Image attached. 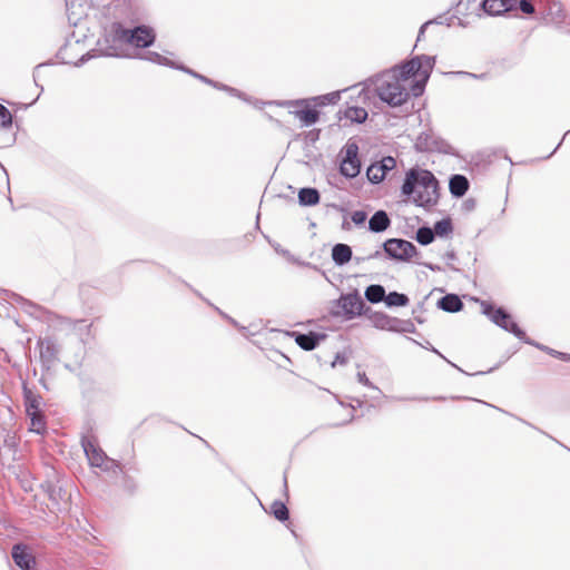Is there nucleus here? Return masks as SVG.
<instances>
[{"mask_svg": "<svg viewBox=\"0 0 570 570\" xmlns=\"http://www.w3.org/2000/svg\"><path fill=\"white\" fill-rule=\"evenodd\" d=\"M434 65V57L416 56L401 66L377 75L372 80L373 91L389 106H402L410 98V86L413 96L423 94Z\"/></svg>", "mask_w": 570, "mask_h": 570, "instance_id": "1", "label": "nucleus"}, {"mask_svg": "<svg viewBox=\"0 0 570 570\" xmlns=\"http://www.w3.org/2000/svg\"><path fill=\"white\" fill-rule=\"evenodd\" d=\"M156 35L150 27L137 26L131 28L121 26V22L110 23L105 28L104 42L107 45L101 49L105 56L118 57L124 45L137 48H147L155 41Z\"/></svg>", "mask_w": 570, "mask_h": 570, "instance_id": "2", "label": "nucleus"}, {"mask_svg": "<svg viewBox=\"0 0 570 570\" xmlns=\"http://www.w3.org/2000/svg\"><path fill=\"white\" fill-rule=\"evenodd\" d=\"M402 194L411 197L417 206L430 207L438 203L439 184L431 171L412 168L406 173Z\"/></svg>", "mask_w": 570, "mask_h": 570, "instance_id": "3", "label": "nucleus"}, {"mask_svg": "<svg viewBox=\"0 0 570 570\" xmlns=\"http://www.w3.org/2000/svg\"><path fill=\"white\" fill-rule=\"evenodd\" d=\"M107 14L112 19L111 23L121 22L129 27L138 21L137 12L130 0H111L107 7Z\"/></svg>", "mask_w": 570, "mask_h": 570, "instance_id": "4", "label": "nucleus"}, {"mask_svg": "<svg viewBox=\"0 0 570 570\" xmlns=\"http://www.w3.org/2000/svg\"><path fill=\"white\" fill-rule=\"evenodd\" d=\"M387 257L407 262L416 254V247L409 240L401 238H390L382 245Z\"/></svg>", "mask_w": 570, "mask_h": 570, "instance_id": "5", "label": "nucleus"}, {"mask_svg": "<svg viewBox=\"0 0 570 570\" xmlns=\"http://www.w3.org/2000/svg\"><path fill=\"white\" fill-rule=\"evenodd\" d=\"M335 305L338 308L334 312L335 315H343L345 318L351 320L361 315L364 302L358 293L355 292L342 295L335 302Z\"/></svg>", "mask_w": 570, "mask_h": 570, "instance_id": "6", "label": "nucleus"}, {"mask_svg": "<svg viewBox=\"0 0 570 570\" xmlns=\"http://www.w3.org/2000/svg\"><path fill=\"white\" fill-rule=\"evenodd\" d=\"M82 448L90 465L100 468L104 471L118 468V464L114 460L107 458L105 452L91 440H82Z\"/></svg>", "mask_w": 570, "mask_h": 570, "instance_id": "7", "label": "nucleus"}, {"mask_svg": "<svg viewBox=\"0 0 570 570\" xmlns=\"http://www.w3.org/2000/svg\"><path fill=\"white\" fill-rule=\"evenodd\" d=\"M360 169L358 147L355 142H348L345 146V157L341 163L340 171L347 178H354L360 174Z\"/></svg>", "mask_w": 570, "mask_h": 570, "instance_id": "8", "label": "nucleus"}, {"mask_svg": "<svg viewBox=\"0 0 570 570\" xmlns=\"http://www.w3.org/2000/svg\"><path fill=\"white\" fill-rule=\"evenodd\" d=\"M41 362L49 367L58 360L59 346L53 340L46 337L38 341Z\"/></svg>", "mask_w": 570, "mask_h": 570, "instance_id": "9", "label": "nucleus"}, {"mask_svg": "<svg viewBox=\"0 0 570 570\" xmlns=\"http://www.w3.org/2000/svg\"><path fill=\"white\" fill-rule=\"evenodd\" d=\"M481 7L490 16H500L514 10L517 0H482Z\"/></svg>", "mask_w": 570, "mask_h": 570, "instance_id": "10", "label": "nucleus"}, {"mask_svg": "<svg viewBox=\"0 0 570 570\" xmlns=\"http://www.w3.org/2000/svg\"><path fill=\"white\" fill-rule=\"evenodd\" d=\"M395 165V160L392 157H385L380 164H375L368 167L367 178L370 181L377 184L382 181L387 170H391Z\"/></svg>", "mask_w": 570, "mask_h": 570, "instance_id": "11", "label": "nucleus"}, {"mask_svg": "<svg viewBox=\"0 0 570 570\" xmlns=\"http://www.w3.org/2000/svg\"><path fill=\"white\" fill-rule=\"evenodd\" d=\"M14 563L22 570H29L35 563V558L23 544H14L11 552Z\"/></svg>", "mask_w": 570, "mask_h": 570, "instance_id": "12", "label": "nucleus"}, {"mask_svg": "<svg viewBox=\"0 0 570 570\" xmlns=\"http://www.w3.org/2000/svg\"><path fill=\"white\" fill-rule=\"evenodd\" d=\"M391 225V219L386 212L377 210L368 220V229L373 233H382Z\"/></svg>", "mask_w": 570, "mask_h": 570, "instance_id": "13", "label": "nucleus"}, {"mask_svg": "<svg viewBox=\"0 0 570 570\" xmlns=\"http://www.w3.org/2000/svg\"><path fill=\"white\" fill-rule=\"evenodd\" d=\"M332 259L338 266L347 264L352 259V248L346 244H336L332 248Z\"/></svg>", "mask_w": 570, "mask_h": 570, "instance_id": "14", "label": "nucleus"}, {"mask_svg": "<svg viewBox=\"0 0 570 570\" xmlns=\"http://www.w3.org/2000/svg\"><path fill=\"white\" fill-rule=\"evenodd\" d=\"M482 312L487 315L495 325H500L503 320L508 318V312H505L502 307L495 308L488 302H482Z\"/></svg>", "mask_w": 570, "mask_h": 570, "instance_id": "15", "label": "nucleus"}, {"mask_svg": "<svg viewBox=\"0 0 570 570\" xmlns=\"http://www.w3.org/2000/svg\"><path fill=\"white\" fill-rule=\"evenodd\" d=\"M449 188L454 197H462L469 189V180L465 176L454 175L450 179Z\"/></svg>", "mask_w": 570, "mask_h": 570, "instance_id": "16", "label": "nucleus"}, {"mask_svg": "<svg viewBox=\"0 0 570 570\" xmlns=\"http://www.w3.org/2000/svg\"><path fill=\"white\" fill-rule=\"evenodd\" d=\"M438 306L445 312L454 313L462 309L463 303L458 295L448 294L440 298Z\"/></svg>", "mask_w": 570, "mask_h": 570, "instance_id": "17", "label": "nucleus"}, {"mask_svg": "<svg viewBox=\"0 0 570 570\" xmlns=\"http://www.w3.org/2000/svg\"><path fill=\"white\" fill-rule=\"evenodd\" d=\"M320 198L316 188L305 187L298 191V202L302 206H315L320 203Z\"/></svg>", "mask_w": 570, "mask_h": 570, "instance_id": "18", "label": "nucleus"}, {"mask_svg": "<svg viewBox=\"0 0 570 570\" xmlns=\"http://www.w3.org/2000/svg\"><path fill=\"white\" fill-rule=\"evenodd\" d=\"M322 337L323 335L311 332L308 334H297L295 342L301 348L312 351L318 345L320 338Z\"/></svg>", "mask_w": 570, "mask_h": 570, "instance_id": "19", "label": "nucleus"}, {"mask_svg": "<svg viewBox=\"0 0 570 570\" xmlns=\"http://www.w3.org/2000/svg\"><path fill=\"white\" fill-rule=\"evenodd\" d=\"M501 328L512 333L519 340H522L525 343H531V341L527 337L525 333L518 326V324L512 320L511 315L508 313V318L503 320V322L499 325Z\"/></svg>", "mask_w": 570, "mask_h": 570, "instance_id": "20", "label": "nucleus"}, {"mask_svg": "<svg viewBox=\"0 0 570 570\" xmlns=\"http://www.w3.org/2000/svg\"><path fill=\"white\" fill-rule=\"evenodd\" d=\"M364 295L368 302L376 304L385 301V288L382 285H370L366 287Z\"/></svg>", "mask_w": 570, "mask_h": 570, "instance_id": "21", "label": "nucleus"}, {"mask_svg": "<svg viewBox=\"0 0 570 570\" xmlns=\"http://www.w3.org/2000/svg\"><path fill=\"white\" fill-rule=\"evenodd\" d=\"M344 118L361 124L366 120L367 111L362 107H348L344 110Z\"/></svg>", "mask_w": 570, "mask_h": 570, "instance_id": "22", "label": "nucleus"}, {"mask_svg": "<svg viewBox=\"0 0 570 570\" xmlns=\"http://www.w3.org/2000/svg\"><path fill=\"white\" fill-rule=\"evenodd\" d=\"M297 118L303 121L306 126L313 125L318 120V111L312 108H306L295 111Z\"/></svg>", "mask_w": 570, "mask_h": 570, "instance_id": "23", "label": "nucleus"}, {"mask_svg": "<svg viewBox=\"0 0 570 570\" xmlns=\"http://www.w3.org/2000/svg\"><path fill=\"white\" fill-rule=\"evenodd\" d=\"M384 302L389 307L405 306L409 304V297L402 293L391 292L387 295L385 294Z\"/></svg>", "mask_w": 570, "mask_h": 570, "instance_id": "24", "label": "nucleus"}, {"mask_svg": "<svg viewBox=\"0 0 570 570\" xmlns=\"http://www.w3.org/2000/svg\"><path fill=\"white\" fill-rule=\"evenodd\" d=\"M273 515L279 521L288 520L289 512L286 505L281 501H274L271 505Z\"/></svg>", "mask_w": 570, "mask_h": 570, "instance_id": "25", "label": "nucleus"}, {"mask_svg": "<svg viewBox=\"0 0 570 570\" xmlns=\"http://www.w3.org/2000/svg\"><path fill=\"white\" fill-rule=\"evenodd\" d=\"M452 222L449 218L441 219L434 224L433 232L434 236H446L452 232Z\"/></svg>", "mask_w": 570, "mask_h": 570, "instance_id": "26", "label": "nucleus"}, {"mask_svg": "<svg viewBox=\"0 0 570 570\" xmlns=\"http://www.w3.org/2000/svg\"><path fill=\"white\" fill-rule=\"evenodd\" d=\"M416 240L421 245H429L434 240V232L430 227H420L416 232Z\"/></svg>", "mask_w": 570, "mask_h": 570, "instance_id": "27", "label": "nucleus"}, {"mask_svg": "<svg viewBox=\"0 0 570 570\" xmlns=\"http://www.w3.org/2000/svg\"><path fill=\"white\" fill-rule=\"evenodd\" d=\"M145 59H147L151 62L158 63V65L169 66V67H174V68L178 67L173 61H170L168 58L159 55L158 52H154V51L147 52Z\"/></svg>", "mask_w": 570, "mask_h": 570, "instance_id": "28", "label": "nucleus"}, {"mask_svg": "<svg viewBox=\"0 0 570 570\" xmlns=\"http://www.w3.org/2000/svg\"><path fill=\"white\" fill-rule=\"evenodd\" d=\"M318 105H334L340 100V91L330 92L323 96H318L314 99Z\"/></svg>", "mask_w": 570, "mask_h": 570, "instance_id": "29", "label": "nucleus"}, {"mask_svg": "<svg viewBox=\"0 0 570 570\" xmlns=\"http://www.w3.org/2000/svg\"><path fill=\"white\" fill-rule=\"evenodd\" d=\"M31 417V430L41 433L45 429V422L42 420V416L39 412H32L31 414H28Z\"/></svg>", "mask_w": 570, "mask_h": 570, "instance_id": "30", "label": "nucleus"}, {"mask_svg": "<svg viewBox=\"0 0 570 570\" xmlns=\"http://www.w3.org/2000/svg\"><path fill=\"white\" fill-rule=\"evenodd\" d=\"M177 69L184 70L185 72H187V73H189V75L194 76L195 78L200 79L202 81H204V82H206V83L214 85L215 87H218V88H223V89H226V90L234 91V89H230V88H228V87H226V86H222V87H219L218 85L214 83V82H213L210 79H208L207 77H205V76H203V75H199V73H197V72H195V71H193V70H190V69H188V68H186V67H184V66L177 67Z\"/></svg>", "mask_w": 570, "mask_h": 570, "instance_id": "31", "label": "nucleus"}, {"mask_svg": "<svg viewBox=\"0 0 570 570\" xmlns=\"http://www.w3.org/2000/svg\"><path fill=\"white\" fill-rule=\"evenodd\" d=\"M12 124L11 112L0 104V126L7 128Z\"/></svg>", "mask_w": 570, "mask_h": 570, "instance_id": "32", "label": "nucleus"}, {"mask_svg": "<svg viewBox=\"0 0 570 570\" xmlns=\"http://www.w3.org/2000/svg\"><path fill=\"white\" fill-rule=\"evenodd\" d=\"M366 218H367V215H366V213H365V212H363V210H356V212H354V213L352 214V216H351L352 222H353L355 225H357V226L363 225V224L365 223Z\"/></svg>", "mask_w": 570, "mask_h": 570, "instance_id": "33", "label": "nucleus"}, {"mask_svg": "<svg viewBox=\"0 0 570 570\" xmlns=\"http://www.w3.org/2000/svg\"><path fill=\"white\" fill-rule=\"evenodd\" d=\"M519 8L523 13L532 14L534 12V6L530 0H520Z\"/></svg>", "mask_w": 570, "mask_h": 570, "instance_id": "34", "label": "nucleus"}, {"mask_svg": "<svg viewBox=\"0 0 570 570\" xmlns=\"http://www.w3.org/2000/svg\"><path fill=\"white\" fill-rule=\"evenodd\" d=\"M38 412V402L36 399L27 397V413Z\"/></svg>", "mask_w": 570, "mask_h": 570, "instance_id": "35", "label": "nucleus"}, {"mask_svg": "<svg viewBox=\"0 0 570 570\" xmlns=\"http://www.w3.org/2000/svg\"><path fill=\"white\" fill-rule=\"evenodd\" d=\"M549 354L554 356V357H559V358H561L563 361H570V355H568L566 353H562V352H558V351L552 350V348L549 350Z\"/></svg>", "mask_w": 570, "mask_h": 570, "instance_id": "36", "label": "nucleus"}, {"mask_svg": "<svg viewBox=\"0 0 570 570\" xmlns=\"http://www.w3.org/2000/svg\"><path fill=\"white\" fill-rule=\"evenodd\" d=\"M357 379H358V382H360V383H362V384H364V385H366V386H370V387H374V386L372 385V383L368 381V379H367V376H366V374H365L364 372H362V373H361V372H360V373H357Z\"/></svg>", "mask_w": 570, "mask_h": 570, "instance_id": "37", "label": "nucleus"}, {"mask_svg": "<svg viewBox=\"0 0 570 570\" xmlns=\"http://www.w3.org/2000/svg\"><path fill=\"white\" fill-rule=\"evenodd\" d=\"M76 2H77V0H72L70 2L69 1L66 2L67 11L69 12V20H71V14H75L72 9L75 8Z\"/></svg>", "mask_w": 570, "mask_h": 570, "instance_id": "38", "label": "nucleus"}, {"mask_svg": "<svg viewBox=\"0 0 570 570\" xmlns=\"http://www.w3.org/2000/svg\"><path fill=\"white\" fill-rule=\"evenodd\" d=\"M432 23L431 21H428L425 23H423L420 28V31H419V36H417V41L421 40V38L423 37L424 32H425V29L428 28V26Z\"/></svg>", "mask_w": 570, "mask_h": 570, "instance_id": "39", "label": "nucleus"}, {"mask_svg": "<svg viewBox=\"0 0 570 570\" xmlns=\"http://www.w3.org/2000/svg\"><path fill=\"white\" fill-rule=\"evenodd\" d=\"M336 363L345 364L346 358L344 356H341L340 354H337L335 361L332 363V366H335Z\"/></svg>", "mask_w": 570, "mask_h": 570, "instance_id": "40", "label": "nucleus"}, {"mask_svg": "<svg viewBox=\"0 0 570 570\" xmlns=\"http://www.w3.org/2000/svg\"><path fill=\"white\" fill-rule=\"evenodd\" d=\"M380 257H382V252L379 249V250H375L373 254L368 255L367 259H375V258H380Z\"/></svg>", "mask_w": 570, "mask_h": 570, "instance_id": "41", "label": "nucleus"}, {"mask_svg": "<svg viewBox=\"0 0 570 570\" xmlns=\"http://www.w3.org/2000/svg\"><path fill=\"white\" fill-rule=\"evenodd\" d=\"M89 59L88 55L82 56L79 61L77 62V66L83 65Z\"/></svg>", "mask_w": 570, "mask_h": 570, "instance_id": "42", "label": "nucleus"}, {"mask_svg": "<svg viewBox=\"0 0 570 570\" xmlns=\"http://www.w3.org/2000/svg\"><path fill=\"white\" fill-rule=\"evenodd\" d=\"M342 228L344 230H350L351 229V224L347 220H343Z\"/></svg>", "mask_w": 570, "mask_h": 570, "instance_id": "43", "label": "nucleus"}, {"mask_svg": "<svg viewBox=\"0 0 570 570\" xmlns=\"http://www.w3.org/2000/svg\"><path fill=\"white\" fill-rule=\"evenodd\" d=\"M530 344L534 345V343H533L532 341H531V343H530ZM535 346H537L538 348H540V350L546 351V352H548V353H549V350H550L549 347L543 346V345H540V344H535Z\"/></svg>", "mask_w": 570, "mask_h": 570, "instance_id": "44", "label": "nucleus"}, {"mask_svg": "<svg viewBox=\"0 0 570 570\" xmlns=\"http://www.w3.org/2000/svg\"><path fill=\"white\" fill-rule=\"evenodd\" d=\"M530 344L534 345V343H533L532 341H531V343H530ZM535 346H537L538 348H540V350L546 351V352H548V353H549V350H550L549 347L543 346V345H540V344H535Z\"/></svg>", "mask_w": 570, "mask_h": 570, "instance_id": "45", "label": "nucleus"}, {"mask_svg": "<svg viewBox=\"0 0 570 570\" xmlns=\"http://www.w3.org/2000/svg\"><path fill=\"white\" fill-rule=\"evenodd\" d=\"M425 266H426L428 268H430L431 271H436V269H439V267H435V266H433L432 264H425Z\"/></svg>", "mask_w": 570, "mask_h": 570, "instance_id": "46", "label": "nucleus"}, {"mask_svg": "<svg viewBox=\"0 0 570 570\" xmlns=\"http://www.w3.org/2000/svg\"><path fill=\"white\" fill-rule=\"evenodd\" d=\"M384 321H385L384 323L380 324V326H381L382 328H383V327H385V325L389 323V321H387V318H386V317H384Z\"/></svg>", "mask_w": 570, "mask_h": 570, "instance_id": "47", "label": "nucleus"}, {"mask_svg": "<svg viewBox=\"0 0 570 570\" xmlns=\"http://www.w3.org/2000/svg\"><path fill=\"white\" fill-rule=\"evenodd\" d=\"M411 400H412V401H415V400H417V397H412ZM421 400H422V399H419V401H421ZM423 400H424V401H428V399H423Z\"/></svg>", "mask_w": 570, "mask_h": 570, "instance_id": "48", "label": "nucleus"}, {"mask_svg": "<svg viewBox=\"0 0 570 570\" xmlns=\"http://www.w3.org/2000/svg\"><path fill=\"white\" fill-rule=\"evenodd\" d=\"M295 104L301 105V104H303V101L296 100Z\"/></svg>", "mask_w": 570, "mask_h": 570, "instance_id": "49", "label": "nucleus"}, {"mask_svg": "<svg viewBox=\"0 0 570 570\" xmlns=\"http://www.w3.org/2000/svg\"><path fill=\"white\" fill-rule=\"evenodd\" d=\"M29 306H30L31 308H36V305H35V304H29Z\"/></svg>", "mask_w": 570, "mask_h": 570, "instance_id": "50", "label": "nucleus"}]
</instances>
